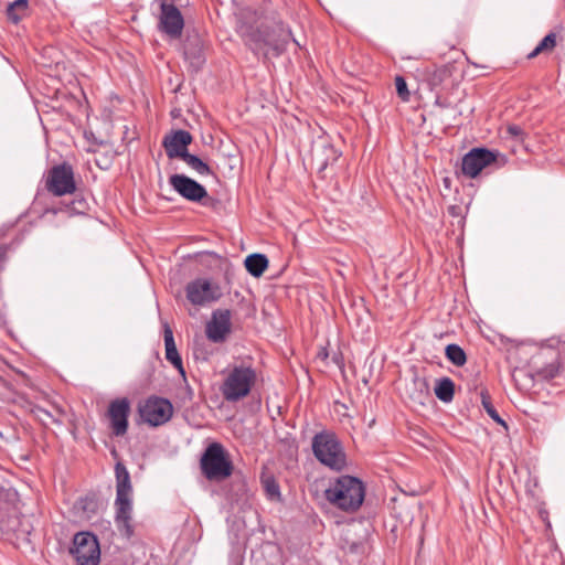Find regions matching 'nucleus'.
<instances>
[{
    "mask_svg": "<svg viewBox=\"0 0 565 565\" xmlns=\"http://www.w3.org/2000/svg\"><path fill=\"white\" fill-rule=\"evenodd\" d=\"M238 33L245 45L254 54L263 55L264 57H267L270 53L275 56L280 55L291 40V32L282 25H277L275 29L269 30V28L264 25L254 26L241 23ZM292 41L296 42L295 39Z\"/></svg>",
    "mask_w": 565,
    "mask_h": 565,
    "instance_id": "f257e3e1",
    "label": "nucleus"
},
{
    "mask_svg": "<svg viewBox=\"0 0 565 565\" xmlns=\"http://www.w3.org/2000/svg\"><path fill=\"white\" fill-rule=\"evenodd\" d=\"M115 473V524L120 534L129 539L135 532L132 524V486L130 475L121 462L116 463Z\"/></svg>",
    "mask_w": 565,
    "mask_h": 565,
    "instance_id": "f03ea898",
    "label": "nucleus"
},
{
    "mask_svg": "<svg viewBox=\"0 0 565 565\" xmlns=\"http://www.w3.org/2000/svg\"><path fill=\"white\" fill-rule=\"evenodd\" d=\"M365 489L362 481L352 476L337 478L326 490V499L335 508L354 512L363 503Z\"/></svg>",
    "mask_w": 565,
    "mask_h": 565,
    "instance_id": "7ed1b4c3",
    "label": "nucleus"
},
{
    "mask_svg": "<svg viewBox=\"0 0 565 565\" xmlns=\"http://www.w3.org/2000/svg\"><path fill=\"white\" fill-rule=\"evenodd\" d=\"M312 452L323 466L340 471L347 466V455L337 435L331 430L317 433L312 438Z\"/></svg>",
    "mask_w": 565,
    "mask_h": 565,
    "instance_id": "20e7f679",
    "label": "nucleus"
},
{
    "mask_svg": "<svg viewBox=\"0 0 565 565\" xmlns=\"http://www.w3.org/2000/svg\"><path fill=\"white\" fill-rule=\"evenodd\" d=\"M257 380L255 369L239 364L233 366L223 380L221 393L226 402L235 403L249 395Z\"/></svg>",
    "mask_w": 565,
    "mask_h": 565,
    "instance_id": "39448f33",
    "label": "nucleus"
},
{
    "mask_svg": "<svg viewBox=\"0 0 565 565\" xmlns=\"http://www.w3.org/2000/svg\"><path fill=\"white\" fill-rule=\"evenodd\" d=\"M200 466L204 477L211 481L224 480L233 472V463L224 447L218 443H213L206 447L201 457Z\"/></svg>",
    "mask_w": 565,
    "mask_h": 565,
    "instance_id": "423d86ee",
    "label": "nucleus"
},
{
    "mask_svg": "<svg viewBox=\"0 0 565 565\" xmlns=\"http://www.w3.org/2000/svg\"><path fill=\"white\" fill-rule=\"evenodd\" d=\"M71 553L77 565H98L100 547L97 537L89 532H79L73 539Z\"/></svg>",
    "mask_w": 565,
    "mask_h": 565,
    "instance_id": "0eeeda50",
    "label": "nucleus"
},
{
    "mask_svg": "<svg viewBox=\"0 0 565 565\" xmlns=\"http://www.w3.org/2000/svg\"><path fill=\"white\" fill-rule=\"evenodd\" d=\"M186 299L193 305L204 307L217 301L223 292L220 285L207 278H198L185 287Z\"/></svg>",
    "mask_w": 565,
    "mask_h": 565,
    "instance_id": "6e6552de",
    "label": "nucleus"
},
{
    "mask_svg": "<svg viewBox=\"0 0 565 565\" xmlns=\"http://www.w3.org/2000/svg\"><path fill=\"white\" fill-rule=\"evenodd\" d=\"M46 189L56 196L72 194L76 190L72 167L67 163L53 167L46 178Z\"/></svg>",
    "mask_w": 565,
    "mask_h": 565,
    "instance_id": "1a4fd4ad",
    "label": "nucleus"
},
{
    "mask_svg": "<svg viewBox=\"0 0 565 565\" xmlns=\"http://www.w3.org/2000/svg\"><path fill=\"white\" fill-rule=\"evenodd\" d=\"M173 406L170 401L162 397H150L140 407V416L151 426H160L170 420Z\"/></svg>",
    "mask_w": 565,
    "mask_h": 565,
    "instance_id": "9d476101",
    "label": "nucleus"
},
{
    "mask_svg": "<svg viewBox=\"0 0 565 565\" xmlns=\"http://www.w3.org/2000/svg\"><path fill=\"white\" fill-rule=\"evenodd\" d=\"M130 411V402L127 397L116 398L109 403L106 417L115 436H124L127 433Z\"/></svg>",
    "mask_w": 565,
    "mask_h": 565,
    "instance_id": "9b49d317",
    "label": "nucleus"
},
{
    "mask_svg": "<svg viewBox=\"0 0 565 565\" xmlns=\"http://www.w3.org/2000/svg\"><path fill=\"white\" fill-rule=\"evenodd\" d=\"M498 152L484 148H475L462 158V173L469 178H476L482 169L493 163Z\"/></svg>",
    "mask_w": 565,
    "mask_h": 565,
    "instance_id": "f8f14e48",
    "label": "nucleus"
},
{
    "mask_svg": "<svg viewBox=\"0 0 565 565\" xmlns=\"http://www.w3.org/2000/svg\"><path fill=\"white\" fill-rule=\"evenodd\" d=\"M169 183L175 192L189 201L199 202L207 196L205 188L185 174H172Z\"/></svg>",
    "mask_w": 565,
    "mask_h": 565,
    "instance_id": "ddd939ff",
    "label": "nucleus"
},
{
    "mask_svg": "<svg viewBox=\"0 0 565 565\" xmlns=\"http://www.w3.org/2000/svg\"><path fill=\"white\" fill-rule=\"evenodd\" d=\"M159 26L162 32L172 39H177L181 35L184 20L180 10L172 3H161V14Z\"/></svg>",
    "mask_w": 565,
    "mask_h": 565,
    "instance_id": "4468645a",
    "label": "nucleus"
},
{
    "mask_svg": "<svg viewBox=\"0 0 565 565\" xmlns=\"http://www.w3.org/2000/svg\"><path fill=\"white\" fill-rule=\"evenodd\" d=\"M192 140V135L189 131L178 129L164 136L162 146L169 159H181L188 152Z\"/></svg>",
    "mask_w": 565,
    "mask_h": 565,
    "instance_id": "2eb2a0df",
    "label": "nucleus"
},
{
    "mask_svg": "<svg viewBox=\"0 0 565 565\" xmlns=\"http://www.w3.org/2000/svg\"><path fill=\"white\" fill-rule=\"evenodd\" d=\"M231 331V311L218 309L212 313L211 321L206 324L207 338L217 343L225 340Z\"/></svg>",
    "mask_w": 565,
    "mask_h": 565,
    "instance_id": "dca6fc26",
    "label": "nucleus"
},
{
    "mask_svg": "<svg viewBox=\"0 0 565 565\" xmlns=\"http://www.w3.org/2000/svg\"><path fill=\"white\" fill-rule=\"evenodd\" d=\"M18 493L13 489L0 487V527L11 530V519L15 516Z\"/></svg>",
    "mask_w": 565,
    "mask_h": 565,
    "instance_id": "f3484780",
    "label": "nucleus"
},
{
    "mask_svg": "<svg viewBox=\"0 0 565 565\" xmlns=\"http://www.w3.org/2000/svg\"><path fill=\"white\" fill-rule=\"evenodd\" d=\"M404 394L414 405L424 406L431 398L429 385L424 377L415 376L405 384Z\"/></svg>",
    "mask_w": 565,
    "mask_h": 565,
    "instance_id": "a211bd4d",
    "label": "nucleus"
},
{
    "mask_svg": "<svg viewBox=\"0 0 565 565\" xmlns=\"http://www.w3.org/2000/svg\"><path fill=\"white\" fill-rule=\"evenodd\" d=\"M163 338L166 347V359L179 371L183 377H185L182 359L177 350L173 332L168 324H164Z\"/></svg>",
    "mask_w": 565,
    "mask_h": 565,
    "instance_id": "6ab92c4d",
    "label": "nucleus"
},
{
    "mask_svg": "<svg viewBox=\"0 0 565 565\" xmlns=\"http://www.w3.org/2000/svg\"><path fill=\"white\" fill-rule=\"evenodd\" d=\"M184 56L194 68H200L204 64L203 45L200 39L189 40L184 46Z\"/></svg>",
    "mask_w": 565,
    "mask_h": 565,
    "instance_id": "aec40b11",
    "label": "nucleus"
},
{
    "mask_svg": "<svg viewBox=\"0 0 565 565\" xmlns=\"http://www.w3.org/2000/svg\"><path fill=\"white\" fill-rule=\"evenodd\" d=\"M262 486L266 493V497L270 501L280 502L281 492L280 487L275 477L269 472H263L260 477Z\"/></svg>",
    "mask_w": 565,
    "mask_h": 565,
    "instance_id": "412c9836",
    "label": "nucleus"
},
{
    "mask_svg": "<svg viewBox=\"0 0 565 565\" xmlns=\"http://www.w3.org/2000/svg\"><path fill=\"white\" fill-rule=\"evenodd\" d=\"M267 266L268 259L263 254H252L245 259V267L247 271L254 277L262 276Z\"/></svg>",
    "mask_w": 565,
    "mask_h": 565,
    "instance_id": "4be33fe9",
    "label": "nucleus"
},
{
    "mask_svg": "<svg viewBox=\"0 0 565 565\" xmlns=\"http://www.w3.org/2000/svg\"><path fill=\"white\" fill-rule=\"evenodd\" d=\"M434 391H435L436 396L441 402L449 403L454 398L455 384H454L452 380H450L449 377H443L437 382Z\"/></svg>",
    "mask_w": 565,
    "mask_h": 565,
    "instance_id": "5701e85b",
    "label": "nucleus"
},
{
    "mask_svg": "<svg viewBox=\"0 0 565 565\" xmlns=\"http://www.w3.org/2000/svg\"><path fill=\"white\" fill-rule=\"evenodd\" d=\"M450 70L447 66L434 67L426 73V81L431 89L439 87L449 76Z\"/></svg>",
    "mask_w": 565,
    "mask_h": 565,
    "instance_id": "b1692460",
    "label": "nucleus"
},
{
    "mask_svg": "<svg viewBox=\"0 0 565 565\" xmlns=\"http://www.w3.org/2000/svg\"><path fill=\"white\" fill-rule=\"evenodd\" d=\"M189 168L195 171L200 175L213 174L211 168L201 160L198 156L190 153L189 151L181 158Z\"/></svg>",
    "mask_w": 565,
    "mask_h": 565,
    "instance_id": "393cba45",
    "label": "nucleus"
},
{
    "mask_svg": "<svg viewBox=\"0 0 565 565\" xmlns=\"http://www.w3.org/2000/svg\"><path fill=\"white\" fill-rule=\"evenodd\" d=\"M446 358L456 366H462L467 362V355L458 344H448L445 350Z\"/></svg>",
    "mask_w": 565,
    "mask_h": 565,
    "instance_id": "a878e982",
    "label": "nucleus"
},
{
    "mask_svg": "<svg viewBox=\"0 0 565 565\" xmlns=\"http://www.w3.org/2000/svg\"><path fill=\"white\" fill-rule=\"evenodd\" d=\"M556 46V35L554 33H548L546 36L542 39V41L536 45V47L527 55L529 58H534L542 53L552 52Z\"/></svg>",
    "mask_w": 565,
    "mask_h": 565,
    "instance_id": "bb28decb",
    "label": "nucleus"
},
{
    "mask_svg": "<svg viewBox=\"0 0 565 565\" xmlns=\"http://www.w3.org/2000/svg\"><path fill=\"white\" fill-rule=\"evenodd\" d=\"M320 150H322L323 153L326 154V158L321 160V169H324L329 163L334 162L339 158L338 150L330 143L324 142L322 145H319L315 149V153L317 157L319 156Z\"/></svg>",
    "mask_w": 565,
    "mask_h": 565,
    "instance_id": "cd10ccee",
    "label": "nucleus"
},
{
    "mask_svg": "<svg viewBox=\"0 0 565 565\" xmlns=\"http://www.w3.org/2000/svg\"><path fill=\"white\" fill-rule=\"evenodd\" d=\"M482 399V406L484 408V411L487 412V414L498 424L502 425L503 427L507 428V423L501 418V416L499 415V413L497 412V409L494 408V406L492 405V403L489 401V398L482 394L481 395Z\"/></svg>",
    "mask_w": 565,
    "mask_h": 565,
    "instance_id": "c85d7f7f",
    "label": "nucleus"
},
{
    "mask_svg": "<svg viewBox=\"0 0 565 565\" xmlns=\"http://www.w3.org/2000/svg\"><path fill=\"white\" fill-rule=\"evenodd\" d=\"M395 86L397 95L401 97L402 100L408 102L409 100V92L407 89V84L402 76L395 77Z\"/></svg>",
    "mask_w": 565,
    "mask_h": 565,
    "instance_id": "c756f323",
    "label": "nucleus"
},
{
    "mask_svg": "<svg viewBox=\"0 0 565 565\" xmlns=\"http://www.w3.org/2000/svg\"><path fill=\"white\" fill-rule=\"evenodd\" d=\"M559 372V364L557 362H553L546 366H544L541 371H540V374L544 377V379H554Z\"/></svg>",
    "mask_w": 565,
    "mask_h": 565,
    "instance_id": "7c9ffc66",
    "label": "nucleus"
},
{
    "mask_svg": "<svg viewBox=\"0 0 565 565\" xmlns=\"http://www.w3.org/2000/svg\"><path fill=\"white\" fill-rule=\"evenodd\" d=\"M507 134L515 140H523L524 131L518 125H509L507 127Z\"/></svg>",
    "mask_w": 565,
    "mask_h": 565,
    "instance_id": "2f4dec72",
    "label": "nucleus"
},
{
    "mask_svg": "<svg viewBox=\"0 0 565 565\" xmlns=\"http://www.w3.org/2000/svg\"><path fill=\"white\" fill-rule=\"evenodd\" d=\"M33 413L44 424H47L49 419H51L52 422L57 423V420L54 419L53 416L46 409H44L42 407H35L33 409Z\"/></svg>",
    "mask_w": 565,
    "mask_h": 565,
    "instance_id": "473e14b6",
    "label": "nucleus"
},
{
    "mask_svg": "<svg viewBox=\"0 0 565 565\" xmlns=\"http://www.w3.org/2000/svg\"><path fill=\"white\" fill-rule=\"evenodd\" d=\"M8 8L14 11H25L28 8V0H15L14 2L10 3Z\"/></svg>",
    "mask_w": 565,
    "mask_h": 565,
    "instance_id": "72a5a7b5",
    "label": "nucleus"
},
{
    "mask_svg": "<svg viewBox=\"0 0 565 565\" xmlns=\"http://www.w3.org/2000/svg\"><path fill=\"white\" fill-rule=\"evenodd\" d=\"M7 14L9 20H11L13 23H18L21 20V17L17 14V11L11 10L10 8L7 9Z\"/></svg>",
    "mask_w": 565,
    "mask_h": 565,
    "instance_id": "f704fd0d",
    "label": "nucleus"
},
{
    "mask_svg": "<svg viewBox=\"0 0 565 565\" xmlns=\"http://www.w3.org/2000/svg\"><path fill=\"white\" fill-rule=\"evenodd\" d=\"M9 253V246L0 245V263H4L7 260Z\"/></svg>",
    "mask_w": 565,
    "mask_h": 565,
    "instance_id": "c9c22d12",
    "label": "nucleus"
},
{
    "mask_svg": "<svg viewBox=\"0 0 565 565\" xmlns=\"http://www.w3.org/2000/svg\"><path fill=\"white\" fill-rule=\"evenodd\" d=\"M435 105L439 106V107H448V104L445 102V100H441L440 97H437L436 100H435Z\"/></svg>",
    "mask_w": 565,
    "mask_h": 565,
    "instance_id": "e433bc0d",
    "label": "nucleus"
}]
</instances>
